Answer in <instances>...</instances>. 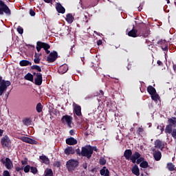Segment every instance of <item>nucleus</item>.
<instances>
[{"instance_id": "obj_50", "label": "nucleus", "mask_w": 176, "mask_h": 176, "mask_svg": "<svg viewBox=\"0 0 176 176\" xmlns=\"http://www.w3.org/2000/svg\"><path fill=\"white\" fill-rule=\"evenodd\" d=\"M82 167H83L84 168L87 169V164H83V165H82Z\"/></svg>"}, {"instance_id": "obj_18", "label": "nucleus", "mask_w": 176, "mask_h": 176, "mask_svg": "<svg viewBox=\"0 0 176 176\" xmlns=\"http://www.w3.org/2000/svg\"><path fill=\"white\" fill-rule=\"evenodd\" d=\"M155 148H159V149H163L164 148V143L160 140H156L155 142Z\"/></svg>"}, {"instance_id": "obj_31", "label": "nucleus", "mask_w": 176, "mask_h": 176, "mask_svg": "<svg viewBox=\"0 0 176 176\" xmlns=\"http://www.w3.org/2000/svg\"><path fill=\"white\" fill-rule=\"evenodd\" d=\"M36 111L38 112V113H41V111L42 109H43V107L42 106V104L38 103L36 107Z\"/></svg>"}, {"instance_id": "obj_16", "label": "nucleus", "mask_w": 176, "mask_h": 176, "mask_svg": "<svg viewBox=\"0 0 176 176\" xmlns=\"http://www.w3.org/2000/svg\"><path fill=\"white\" fill-rule=\"evenodd\" d=\"M56 8L58 13H65V8H64V7H63V6H61L60 3H57L56 5Z\"/></svg>"}, {"instance_id": "obj_24", "label": "nucleus", "mask_w": 176, "mask_h": 176, "mask_svg": "<svg viewBox=\"0 0 176 176\" xmlns=\"http://www.w3.org/2000/svg\"><path fill=\"white\" fill-rule=\"evenodd\" d=\"M129 36H132L133 38H137V30L133 29L128 33Z\"/></svg>"}, {"instance_id": "obj_25", "label": "nucleus", "mask_w": 176, "mask_h": 176, "mask_svg": "<svg viewBox=\"0 0 176 176\" xmlns=\"http://www.w3.org/2000/svg\"><path fill=\"white\" fill-rule=\"evenodd\" d=\"M66 21L69 23V24H71V23H73L74 21V16L71 14H68L66 16Z\"/></svg>"}, {"instance_id": "obj_55", "label": "nucleus", "mask_w": 176, "mask_h": 176, "mask_svg": "<svg viewBox=\"0 0 176 176\" xmlns=\"http://www.w3.org/2000/svg\"><path fill=\"white\" fill-rule=\"evenodd\" d=\"M93 151H97V147H92Z\"/></svg>"}, {"instance_id": "obj_35", "label": "nucleus", "mask_w": 176, "mask_h": 176, "mask_svg": "<svg viewBox=\"0 0 176 176\" xmlns=\"http://www.w3.org/2000/svg\"><path fill=\"white\" fill-rule=\"evenodd\" d=\"M140 167H142V168H147L148 167V163L145 161H143L141 164H140Z\"/></svg>"}, {"instance_id": "obj_57", "label": "nucleus", "mask_w": 176, "mask_h": 176, "mask_svg": "<svg viewBox=\"0 0 176 176\" xmlns=\"http://www.w3.org/2000/svg\"><path fill=\"white\" fill-rule=\"evenodd\" d=\"M3 80H2V77H0V83H2Z\"/></svg>"}, {"instance_id": "obj_37", "label": "nucleus", "mask_w": 176, "mask_h": 176, "mask_svg": "<svg viewBox=\"0 0 176 176\" xmlns=\"http://www.w3.org/2000/svg\"><path fill=\"white\" fill-rule=\"evenodd\" d=\"M32 68V69H36V71H38V72H41L42 71V69H41V67L38 65H33Z\"/></svg>"}, {"instance_id": "obj_52", "label": "nucleus", "mask_w": 176, "mask_h": 176, "mask_svg": "<svg viewBox=\"0 0 176 176\" xmlns=\"http://www.w3.org/2000/svg\"><path fill=\"white\" fill-rule=\"evenodd\" d=\"M21 164H23V166H24V164H27V162L26 161H21Z\"/></svg>"}, {"instance_id": "obj_46", "label": "nucleus", "mask_w": 176, "mask_h": 176, "mask_svg": "<svg viewBox=\"0 0 176 176\" xmlns=\"http://www.w3.org/2000/svg\"><path fill=\"white\" fill-rule=\"evenodd\" d=\"M16 171H21V170H23V167H19L17 166L16 168Z\"/></svg>"}, {"instance_id": "obj_30", "label": "nucleus", "mask_w": 176, "mask_h": 176, "mask_svg": "<svg viewBox=\"0 0 176 176\" xmlns=\"http://www.w3.org/2000/svg\"><path fill=\"white\" fill-rule=\"evenodd\" d=\"M167 168L169 171H174V170H175V167L174 166V164H173V163L168 164Z\"/></svg>"}, {"instance_id": "obj_2", "label": "nucleus", "mask_w": 176, "mask_h": 176, "mask_svg": "<svg viewBox=\"0 0 176 176\" xmlns=\"http://www.w3.org/2000/svg\"><path fill=\"white\" fill-rule=\"evenodd\" d=\"M42 48L44 49L47 54H49V53H50V51L48 50V49H50V45H49V44L43 43L41 41H38L37 46H36L37 52H41V49Z\"/></svg>"}, {"instance_id": "obj_34", "label": "nucleus", "mask_w": 176, "mask_h": 176, "mask_svg": "<svg viewBox=\"0 0 176 176\" xmlns=\"http://www.w3.org/2000/svg\"><path fill=\"white\" fill-rule=\"evenodd\" d=\"M168 122L170 123V124H173L175 126L176 124V118H172L168 119Z\"/></svg>"}, {"instance_id": "obj_20", "label": "nucleus", "mask_w": 176, "mask_h": 176, "mask_svg": "<svg viewBox=\"0 0 176 176\" xmlns=\"http://www.w3.org/2000/svg\"><path fill=\"white\" fill-rule=\"evenodd\" d=\"M153 157L154 159L157 160V162H158V160H160V159H162V153H160V151H155V153H153Z\"/></svg>"}, {"instance_id": "obj_19", "label": "nucleus", "mask_w": 176, "mask_h": 176, "mask_svg": "<svg viewBox=\"0 0 176 176\" xmlns=\"http://www.w3.org/2000/svg\"><path fill=\"white\" fill-rule=\"evenodd\" d=\"M65 155H74V153H75V151L74 150L72 146H69L65 148Z\"/></svg>"}, {"instance_id": "obj_17", "label": "nucleus", "mask_w": 176, "mask_h": 176, "mask_svg": "<svg viewBox=\"0 0 176 176\" xmlns=\"http://www.w3.org/2000/svg\"><path fill=\"white\" fill-rule=\"evenodd\" d=\"M67 71H68V65H63L60 66L58 69V72H59V74H65Z\"/></svg>"}, {"instance_id": "obj_48", "label": "nucleus", "mask_w": 176, "mask_h": 176, "mask_svg": "<svg viewBox=\"0 0 176 176\" xmlns=\"http://www.w3.org/2000/svg\"><path fill=\"white\" fill-rule=\"evenodd\" d=\"M97 43H98V45H102V41L99 40V41H98Z\"/></svg>"}, {"instance_id": "obj_49", "label": "nucleus", "mask_w": 176, "mask_h": 176, "mask_svg": "<svg viewBox=\"0 0 176 176\" xmlns=\"http://www.w3.org/2000/svg\"><path fill=\"white\" fill-rule=\"evenodd\" d=\"M157 129H160L161 133H163V130H164V129H163V127L160 126V128L159 126H157Z\"/></svg>"}, {"instance_id": "obj_45", "label": "nucleus", "mask_w": 176, "mask_h": 176, "mask_svg": "<svg viewBox=\"0 0 176 176\" xmlns=\"http://www.w3.org/2000/svg\"><path fill=\"white\" fill-rule=\"evenodd\" d=\"M54 166H55V167H60V166H61V164H60L59 162H56L54 164Z\"/></svg>"}, {"instance_id": "obj_38", "label": "nucleus", "mask_w": 176, "mask_h": 176, "mask_svg": "<svg viewBox=\"0 0 176 176\" xmlns=\"http://www.w3.org/2000/svg\"><path fill=\"white\" fill-rule=\"evenodd\" d=\"M30 171L32 173V174H36L38 173V169L35 167H31Z\"/></svg>"}, {"instance_id": "obj_3", "label": "nucleus", "mask_w": 176, "mask_h": 176, "mask_svg": "<svg viewBox=\"0 0 176 176\" xmlns=\"http://www.w3.org/2000/svg\"><path fill=\"white\" fill-rule=\"evenodd\" d=\"M3 12L10 16V9H9V7L3 1L0 0V14H3Z\"/></svg>"}, {"instance_id": "obj_40", "label": "nucleus", "mask_w": 176, "mask_h": 176, "mask_svg": "<svg viewBox=\"0 0 176 176\" xmlns=\"http://www.w3.org/2000/svg\"><path fill=\"white\" fill-rule=\"evenodd\" d=\"M17 31H18V32H19V34H23V28H21V27H18L17 28Z\"/></svg>"}, {"instance_id": "obj_21", "label": "nucleus", "mask_w": 176, "mask_h": 176, "mask_svg": "<svg viewBox=\"0 0 176 176\" xmlns=\"http://www.w3.org/2000/svg\"><path fill=\"white\" fill-rule=\"evenodd\" d=\"M100 175L109 176V170L107 167H103V168L100 170Z\"/></svg>"}, {"instance_id": "obj_39", "label": "nucleus", "mask_w": 176, "mask_h": 176, "mask_svg": "<svg viewBox=\"0 0 176 176\" xmlns=\"http://www.w3.org/2000/svg\"><path fill=\"white\" fill-rule=\"evenodd\" d=\"M106 163H107V160H105V159L100 158V164H101L102 166H104V164H106Z\"/></svg>"}, {"instance_id": "obj_15", "label": "nucleus", "mask_w": 176, "mask_h": 176, "mask_svg": "<svg viewBox=\"0 0 176 176\" xmlns=\"http://www.w3.org/2000/svg\"><path fill=\"white\" fill-rule=\"evenodd\" d=\"M131 155H133V152L130 149L126 150L124 153V156L126 160H131Z\"/></svg>"}, {"instance_id": "obj_61", "label": "nucleus", "mask_w": 176, "mask_h": 176, "mask_svg": "<svg viewBox=\"0 0 176 176\" xmlns=\"http://www.w3.org/2000/svg\"><path fill=\"white\" fill-rule=\"evenodd\" d=\"M174 68H175V71H176V65L174 67Z\"/></svg>"}, {"instance_id": "obj_44", "label": "nucleus", "mask_w": 176, "mask_h": 176, "mask_svg": "<svg viewBox=\"0 0 176 176\" xmlns=\"http://www.w3.org/2000/svg\"><path fill=\"white\" fill-rule=\"evenodd\" d=\"M30 16H35V12L33 10H30Z\"/></svg>"}, {"instance_id": "obj_33", "label": "nucleus", "mask_w": 176, "mask_h": 176, "mask_svg": "<svg viewBox=\"0 0 176 176\" xmlns=\"http://www.w3.org/2000/svg\"><path fill=\"white\" fill-rule=\"evenodd\" d=\"M151 98L153 101H157L159 100V95L155 92L151 95Z\"/></svg>"}, {"instance_id": "obj_8", "label": "nucleus", "mask_w": 176, "mask_h": 176, "mask_svg": "<svg viewBox=\"0 0 176 176\" xmlns=\"http://www.w3.org/2000/svg\"><path fill=\"white\" fill-rule=\"evenodd\" d=\"M20 140L23 142H26L27 144H31L32 145H36L38 144L37 141H35L28 137L23 136L20 138Z\"/></svg>"}, {"instance_id": "obj_28", "label": "nucleus", "mask_w": 176, "mask_h": 176, "mask_svg": "<svg viewBox=\"0 0 176 176\" xmlns=\"http://www.w3.org/2000/svg\"><path fill=\"white\" fill-rule=\"evenodd\" d=\"M41 160H42L43 163H45V164H49V158L46 157L45 155H41L40 156Z\"/></svg>"}, {"instance_id": "obj_12", "label": "nucleus", "mask_w": 176, "mask_h": 176, "mask_svg": "<svg viewBox=\"0 0 176 176\" xmlns=\"http://www.w3.org/2000/svg\"><path fill=\"white\" fill-rule=\"evenodd\" d=\"M35 75V83L38 86H41L42 85V74L41 73H37Z\"/></svg>"}, {"instance_id": "obj_60", "label": "nucleus", "mask_w": 176, "mask_h": 176, "mask_svg": "<svg viewBox=\"0 0 176 176\" xmlns=\"http://www.w3.org/2000/svg\"><path fill=\"white\" fill-rule=\"evenodd\" d=\"M167 3H170V0H166Z\"/></svg>"}, {"instance_id": "obj_47", "label": "nucleus", "mask_w": 176, "mask_h": 176, "mask_svg": "<svg viewBox=\"0 0 176 176\" xmlns=\"http://www.w3.org/2000/svg\"><path fill=\"white\" fill-rule=\"evenodd\" d=\"M28 123H30V120L27 119L25 120V124H28Z\"/></svg>"}, {"instance_id": "obj_13", "label": "nucleus", "mask_w": 176, "mask_h": 176, "mask_svg": "<svg viewBox=\"0 0 176 176\" xmlns=\"http://www.w3.org/2000/svg\"><path fill=\"white\" fill-rule=\"evenodd\" d=\"M73 107L77 116H80V115H82V112H81L82 108H80V106L74 103Z\"/></svg>"}, {"instance_id": "obj_11", "label": "nucleus", "mask_w": 176, "mask_h": 176, "mask_svg": "<svg viewBox=\"0 0 176 176\" xmlns=\"http://www.w3.org/2000/svg\"><path fill=\"white\" fill-rule=\"evenodd\" d=\"M9 144H10V139H9L8 135L1 138V145L3 148H5V146H8Z\"/></svg>"}, {"instance_id": "obj_22", "label": "nucleus", "mask_w": 176, "mask_h": 176, "mask_svg": "<svg viewBox=\"0 0 176 176\" xmlns=\"http://www.w3.org/2000/svg\"><path fill=\"white\" fill-rule=\"evenodd\" d=\"M132 173L133 174H134L135 175L139 176L140 175V168H138V166L135 165L133 168H132Z\"/></svg>"}, {"instance_id": "obj_51", "label": "nucleus", "mask_w": 176, "mask_h": 176, "mask_svg": "<svg viewBox=\"0 0 176 176\" xmlns=\"http://www.w3.org/2000/svg\"><path fill=\"white\" fill-rule=\"evenodd\" d=\"M45 2H46L47 3H50V2H52V0H44Z\"/></svg>"}, {"instance_id": "obj_10", "label": "nucleus", "mask_w": 176, "mask_h": 176, "mask_svg": "<svg viewBox=\"0 0 176 176\" xmlns=\"http://www.w3.org/2000/svg\"><path fill=\"white\" fill-rule=\"evenodd\" d=\"M57 52H52L50 54L49 56L47 57V62L48 63H54L57 59Z\"/></svg>"}, {"instance_id": "obj_59", "label": "nucleus", "mask_w": 176, "mask_h": 176, "mask_svg": "<svg viewBox=\"0 0 176 176\" xmlns=\"http://www.w3.org/2000/svg\"><path fill=\"white\" fill-rule=\"evenodd\" d=\"M163 50H167V47H165L164 48H162Z\"/></svg>"}, {"instance_id": "obj_4", "label": "nucleus", "mask_w": 176, "mask_h": 176, "mask_svg": "<svg viewBox=\"0 0 176 176\" xmlns=\"http://www.w3.org/2000/svg\"><path fill=\"white\" fill-rule=\"evenodd\" d=\"M141 156L138 152H135L131 157V160L132 163H137V164H140L141 162H144V158L140 157Z\"/></svg>"}, {"instance_id": "obj_7", "label": "nucleus", "mask_w": 176, "mask_h": 176, "mask_svg": "<svg viewBox=\"0 0 176 176\" xmlns=\"http://www.w3.org/2000/svg\"><path fill=\"white\" fill-rule=\"evenodd\" d=\"M62 123H67L69 127H71V124L72 123V117L71 116H63L61 119Z\"/></svg>"}, {"instance_id": "obj_23", "label": "nucleus", "mask_w": 176, "mask_h": 176, "mask_svg": "<svg viewBox=\"0 0 176 176\" xmlns=\"http://www.w3.org/2000/svg\"><path fill=\"white\" fill-rule=\"evenodd\" d=\"M21 67H27V65H31V62L27 60H23L19 62Z\"/></svg>"}, {"instance_id": "obj_42", "label": "nucleus", "mask_w": 176, "mask_h": 176, "mask_svg": "<svg viewBox=\"0 0 176 176\" xmlns=\"http://www.w3.org/2000/svg\"><path fill=\"white\" fill-rule=\"evenodd\" d=\"M142 131H144V129L142 127H139L137 131V133L139 134H141V133H142Z\"/></svg>"}, {"instance_id": "obj_6", "label": "nucleus", "mask_w": 176, "mask_h": 176, "mask_svg": "<svg viewBox=\"0 0 176 176\" xmlns=\"http://www.w3.org/2000/svg\"><path fill=\"white\" fill-rule=\"evenodd\" d=\"M77 166L78 162L74 160H70L67 162V168L69 170V171H72V170H75Z\"/></svg>"}, {"instance_id": "obj_36", "label": "nucleus", "mask_w": 176, "mask_h": 176, "mask_svg": "<svg viewBox=\"0 0 176 176\" xmlns=\"http://www.w3.org/2000/svg\"><path fill=\"white\" fill-rule=\"evenodd\" d=\"M30 170H31V166L30 165H27L26 166L23 167L24 173H30Z\"/></svg>"}, {"instance_id": "obj_9", "label": "nucleus", "mask_w": 176, "mask_h": 176, "mask_svg": "<svg viewBox=\"0 0 176 176\" xmlns=\"http://www.w3.org/2000/svg\"><path fill=\"white\" fill-rule=\"evenodd\" d=\"M2 163L5 164L8 170H11L13 168V162L9 158H6V160H1Z\"/></svg>"}, {"instance_id": "obj_5", "label": "nucleus", "mask_w": 176, "mask_h": 176, "mask_svg": "<svg viewBox=\"0 0 176 176\" xmlns=\"http://www.w3.org/2000/svg\"><path fill=\"white\" fill-rule=\"evenodd\" d=\"M10 85V81L3 80L1 82L0 85V96H2L4 91H6Z\"/></svg>"}, {"instance_id": "obj_32", "label": "nucleus", "mask_w": 176, "mask_h": 176, "mask_svg": "<svg viewBox=\"0 0 176 176\" xmlns=\"http://www.w3.org/2000/svg\"><path fill=\"white\" fill-rule=\"evenodd\" d=\"M171 131H173V127H171V125L166 126V129H165V133L171 134Z\"/></svg>"}, {"instance_id": "obj_41", "label": "nucleus", "mask_w": 176, "mask_h": 176, "mask_svg": "<svg viewBox=\"0 0 176 176\" xmlns=\"http://www.w3.org/2000/svg\"><path fill=\"white\" fill-rule=\"evenodd\" d=\"M172 136L176 140V129L173 130Z\"/></svg>"}, {"instance_id": "obj_56", "label": "nucleus", "mask_w": 176, "mask_h": 176, "mask_svg": "<svg viewBox=\"0 0 176 176\" xmlns=\"http://www.w3.org/2000/svg\"><path fill=\"white\" fill-rule=\"evenodd\" d=\"M157 64H158L159 65H162V62L157 61Z\"/></svg>"}, {"instance_id": "obj_58", "label": "nucleus", "mask_w": 176, "mask_h": 176, "mask_svg": "<svg viewBox=\"0 0 176 176\" xmlns=\"http://www.w3.org/2000/svg\"><path fill=\"white\" fill-rule=\"evenodd\" d=\"M100 92L101 93L102 96L104 95V92L102 90H100Z\"/></svg>"}, {"instance_id": "obj_43", "label": "nucleus", "mask_w": 176, "mask_h": 176, "mask_svg": "<svg viewBox=\"0 0 176 176\" xmlns=\"http://www.w3.org/2000/svg\"><path fill=\"white\" fill-rule=\"evenodd\" d=\"M3 176H10V173H9V171L5 170L3 172Z\"/></svg>"}, {"instance_id": "obj_1", "label": "nucleus", "mask_w": 176, "mask_h": 176, "mask_svg": "<svg viewBox=\"0 0 176 176\" xmlns=\"http://www.w3.org/2000/svg\"><path fill=\"white\" fill-rule=\"evenodd\" d=\"M81 155L82 156H85L87 159H90V157H91V155H93V147L90 146L82 147Z\"/></svg>"}, {"instance_id": "obj_27", "label": "nucleus", "mask_w": 176, "mask_h": 176, "mask_svg": "<svg viewBox=\"0 0 176 176\" xmlns=\"http://www.w3.org/2000/svg\"><path fill=\"white\" fill-rule=\"evenodd\" d=\"M25 79L26 80H30V82H33L34 81V76H32V74H31V73H28L25 76Z\"/></svg>"}, {"instance_id": "obj_26", "label": "nucleus", "mask_w": 176, "mask_h": 176, "mask_svg": "<svg viewBox=\"0 0 176 176\" xmlns=\"http://www.w3.org/2000/svg\"><path fill=\"white\" fill-rule=\"evenodd\" d=\"M147 91L151 96H152V94H155L156 93V89H155V88L152 86H148L147 88Z\"/></svg>"}, {"instance_id": "obj_54", "label": "nucleus", "mask_w": 176, "mask_h": 176, "mask_svg": "<svg viewBox=\"0 0 176 176\" xmlns=\"http://www.w3.org/2000/svg\"><path fill=\"white\" fill-rule=\"evenodd\" d=\"M69 133H70L71 135H74V130H71L69 131Z\"/></svg>"}, {"instance_id": "obj_14", "label": "nucleus", "mask_w": 176, "mask_h": 176, "mask_svg": "<svg viewBox=\"0 0 176 176\" xmlns=\"http://www.w3.org/2000/svg\"><path fill=\"white\" fill-rule=\"evenodd\" d=\"M66 144H67V145H76L78 140L74 138H69L66 140Z\"/></svg>"}, {"instance_id": "obj_53", "label": "nucleus", "mask_w": 176, "mask_h": 176, "mask_svg": "<svg viewBox=\"0 0 176 176\" xmlns=\"http://www.w3.org/2000/svg\"><path fill=\"white\" fill-rule=\"evenodd\" d=\"M3 134V131L0 129V136H1Z\"/></svg>"}, {"instance_id": "obj_29", "label": "nucleus", "mask_w": 176, "mask_h": 176, "mask_svg": "<svg viewBox=\"0 0 176 176\" xmlns=\"http://www.w3.org/2000/svg\"><path fill=\"white\" fill-rule=\"evenodd\" d=\"M34 61L35 64H39V63H41V59L39 58V54H35Z\"/></svg>"}]
</instances>
